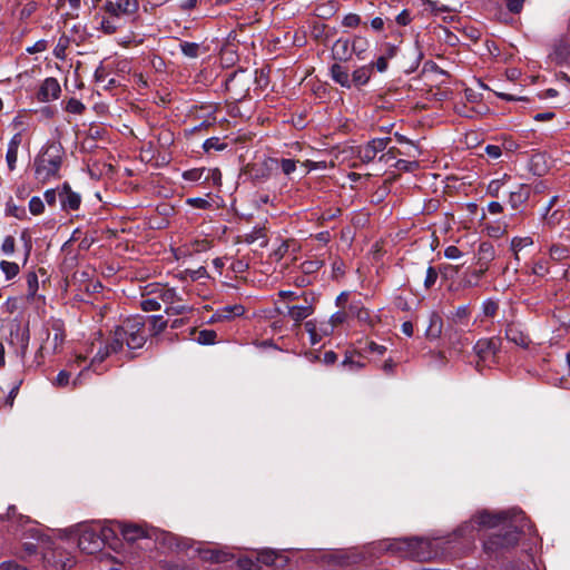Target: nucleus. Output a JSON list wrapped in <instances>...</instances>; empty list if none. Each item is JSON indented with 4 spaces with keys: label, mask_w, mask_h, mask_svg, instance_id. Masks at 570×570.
<instances>
[{
    "label": "nucleus",
    "mask_w": 570,
    "mask_h": 570,
    "mask_svg": "<svg viewBox=\"0 0 570 570\" xmlns=\"http://www.w3.org/2000/svg\"><path fill=\"white\" fill-rule=\"evenodd\" d=\"M470 308L468 305H462V306H459L455 312H454V321L455 322H462L464 320H468L470 317Z\"/></svg>",
    "instance_id": "nucleus-59"
},
{
    "label": "nucleus",
    "mask_w": 570,
    "mask_h": 570,
    "mask_svg": "<svg viewBox=\"0 0 570 570\" xmlns=\"http://www.w3.org/2000/svg\"><path fill=\"white\" fill-rule=\"evenodd\" d=\"M279 164H281L282 171L285 175H291L296 169V161L294 159L283 158V159H281Z\"/></svg>",
    "instance_id": "nucleus-58"
},
{
    "label": "nucleus",
    "mask_w": 570,
    "mask_h": 570,
    "mask_svg": "<svg viewBox=\"0 0 570 570\" xmlns=\"http://www.w3.org/2000/svg\"><path fill=\"white\" fill-rule=\"evenodd\" d=\"M65 109L70 114L81 115L86 110V107L80 100L70 98L67 101Z\"/></svg>",
    "instance_id": "nucleus-48"
},
{
    "label": "nucleus",
    "mask_w": 570,
    "mask_h": 570,
    "mask_svg": "<svg viewBox=\"0 0 570 570\" xmlns=\"http://www.w3.org/2000/svg\"><path fill=\"white\" fill-rule=\"evenodd\" d=\"M257 560H258V562H262L266 566H273L276 560V553L273 550L262 551L258 554Z\"/></svg>",
    "instance_id": "nucleus-55"
},
{
    "label": "nucleus",
    "mask_w": 570,
    "mask_h": 570,
    "mask_svg": "<svg viewBox=\"0 0 570 570\" xmlns=\"http://www.w3.org/2000/svg\"><path fill=\"white\" fill-rule=\"evenodd\" d=\"M438 276H439V273H438L436 268L433 266H429L426 269V276L424 279L425 289H430L435 285Z\"/></svg>",
    "instance_id": "nucleus-51"
},
{
    "label": "nucleus",
    "mask_w": 570,
    "mask_h": 570,
    "mask_svg": "<svg viewBox=\"0 0 570 570\" xmlns=\"http://www.w3.org/2000/svg\"><path fill=\"white\" fill-rule=\"evenodd\" d=\"M0 269L3 272L7 281L14 278L20 272L19 265L9 261H1Z\"/></svg>",
    "instance_id": "nucleus-32"
},
{
    "label": "nucleus",
    "mask_w": 570,
    "mask_h": 570,
    "mask_svg": "<svg viewBox=\"0 0 570 570\" xmlns=\"http://www.w3.org/2000/svg\"><path fill=\"white\" fill-rule=\"evenodd\" d=\"M63 156L65 150L60 142L48 141L35 158V178L41 184L59 179Z\"/></svg>",
    "instance_id": "nucleus-2"
},
{
    "label": "nucleus",
    "mask_w": 570,
    "mask_h": 570,
    "mask_svg": "<svg viewBox=\"0 0 570 570\" xmlns=\"http://www.w3.org/2000/svg\"><path fill=\"white\" fill-rule=\"evenodd\" d=\"M352 51L358 59H364V53L368 48V40L362 36H355L353 39Z\"/></svg>",
    "instance_id": "nucleus-28"
},
{
    "label": "nucleus",
    "mask_w": 570,
    "mask_h": 570,
    "mask_svg": "<svg viewBox=\"0 0 570 570\" xmlns=\"http://www.w3.org/2000/svg\"><path fill=\"white\" fill-rule=\"evenodd\" d=\"M554 55L562 61L570 59V41L567 39H560L554 46Z\"/></svg>",
    "instance_id": "nucleus-31"
},
{
    "label": "nucleus",
    "mask_w": 570,
    "mask_h": 570,
    "mask_svg": "<svg viewBox=\"0 0 570 570\" xmlns=\"http://www.w3.org/2000/svg\"><path fill=\"white\" fill-rule=\"evenodd\" d=\"M323 266V262L320 259L305 261L301 264V271L303 274L311 275L317 272Z\"/></svg>",
    "instance_id": "nucleus-47"
},
{
    "label": "nucleus",
    "mask_w": 570,
    "mask_h": 570,
    "mask_svg": "<svg viewBox=\"0 0 570 570\" xmlns=\"http://www.w3.org/2000/svg\"><path fill=\"white\" fill-rule=\"evenodd\" d=\"M442 327H443L442 317L435 312L431 313L430 317H429V326L425 331V336L429 340H435V338L440 337V335L442 333Z\"/></svg>",
    "instance_id": "nucleus-22"
},
{
    "label": "nucleus",
    "mask_w": 570,
    "mask_h": 570,
    "mask_svg": "<svg viewBox=\"0 0 570 570\" xmlns=\"http://www.w3.org/2000/svg\"><path fill=\"white\" fill-rule=\"evenodd\" d=\"M505 338L509 342H512L522 348H528V346L531 343L529 336L527 334H524L523 331L518 325H515L513 323H510L507 325Z\"/></svg>",
    "instance_id": "nucleus-14"
},
{
    "label": "nucleus",
    "mask_w": 570,
    "mask_h": 570,
    "mask_svg": "<svg viewBox=\"0 0 570 570\" xmlns=\"http://www.w3.org/2000/svg\"><path fill=\"white\" fill-rule=\"evenodd\" d=\"M361 357L362 355L358 352L346 353L342 361V366L347 367L350 371H358L364 367V363L360 361Z\"/></svg>",
    "instance_id": "nucleus-26"
},
{
    "label": "nucleus",
    "mask_w": 570,
    "mask_h": 570,
    "mask_svg": "<svg viewBox=\"0 0 570 570\" xmlns=\"http://www.w3.org/2000/svg\"><path fill=\"white\" fill-rule=\"evenodd\" d=\"M2 254L4 255H12L16 250V239L13 236L9 235V236H6L2 244H1V247H0Z\"/></svg>",
    "instance_id": "nucleus-50"
},
{
    "label": "nucleus",
    "mask_w": 570,
    "mask_h": 570,
    "mask_svg": "<svg viewBox=\"0 0 570 570\" xmlns=\"http://www.w3.org/2000/svg\"><path fill=\"white\" fill-rule=\"evenodd\" d=\"M328 30V26L322 22H314L311 27V35L315 40H320L325 43V33Z\"/></svg>",
    "instance_id": "nucleus-40"
},
{
    "label": "nucleus",
    "mask_w": 570,
    "mask_h": 570,
    "mask_svg": "<svg viewBox=\"0 0 570 570\" xmlns=\"http://www.w3.org/2000/svg\"><path fill=\"white\" fill-rule=\"evenodd\" d=\"M28 207H29V212L33 216H39V215L43 214V212H45V203L39 196L31 197V199L29 200Z\"/></svg>",
    "instance_id": "nucleus-44"
},
{
    "label": "nucleus",
    "mask_w": 570,
    "mask_h": 570,
    "mask_svg": "<svg viewBox=\"0 0 570 570\" xmlns=\"http://www.w3.org/2000/svg\"><path fill=\"white\" fill-rule=\"evenodd\" d=\"M244 174L254 184L263 183L269 178V170L266 167L256 164L248 165L245 168Z\"/></svg>",
    "instance_id": "nucleus-21"
},
{
    "label": "nucleus",
    "mask_w": 570,
    "mask_h": 570,
    "mask_svg": "<svg viewBox=\"0 0 570 570\" xmlns=\"http://www.w3.org/2000/svg\"><path fill=\"white\" fill-rule=\"evenodd\" d=\"M51 330L53 334L51 335L48 330L46 331V341L40 345L35 355L36 366H40L43 363L45 354H57L62 348L66 338L63 323L60 320L53 321Z\"/></svg>",
    "instance_id": "nucleus-5"
},
{
    "label": "nucleus",
    "mask_w": 570,
    "mask_h": 570,
    "mask_svg": "<svg viewBox=\"0 0 570 570\" xmlns=\"http://www.w3.org/2000/svg\"><path fill=\"white\" fill-rule=\"evenodd\" d=\"M261 238L263 239V242L261 243V247L267 246V239H266V236L264 234V229L263 228H254L250 233L245 235V239L244 240L247 244H253V243L257 242Z\"/></svg>",
    "instance_id": "nucleus-38"
},
{
    "label": "nucleus",
    "mask_w": 570,
    "mask_h": 570,
    "mask_svg": "<svg viewBox=\"0 0 570 570\" xmlns=\"http://www.w3.org/2000/svg\"><path fill=\"white\" fill-rule=\"evenodd\" d=\"M296 244L294 240L292 239H286V240H283L279 246L272 253V257L276 261V262H279L281 259H283L285 257V255L289 252L291 247H295Z\"/></svg>",
    "instance_id": "nucleus-33"
},
{
    "label": "nucleus",
    "mask_w": 570,
    "mask_h": 570,
    "mask_svg": "<svg viewBox=\"0 0 570 570\" xmlns=\"http://www.w3.org/2000/svg\"><path fill=\"white\" fill-rule=\"evenodd\" d=\"M149 322L150 335L156 336L167 327V321L163 315H153L147 317Z\"/></svg>",
    "instance_id": "nucleus-27"
},
{
    "label": "nucleus",
    "mask_w": 570,
    "mask_h": 570,
    "mask_svg": "<svg viewBox=\"0 0 570 570\" xmlns=\"http://www.w3.org/2000/svg\"><path fill=\"white\" fill-rule=\"evenodd\" d=\"M229 553L220 551V550H207L203 553V558L205 560L212 561V562H226L229 560Z\"/></svg>",
    "instance_id": "nucleus-34"
},
{
    "label": "nucleus",
    "mask_w": 570,
    "mask_h": 570,
    "mask_svg": "<svg viewBox=\"0 0 570 570\" xmlns=\"http://www.w3.org/2000/svg\"><path fill=\"white\" fill-rule=\"evenodd\" d=\"M361 22V17L356 13H348L342 20V24L346 28H356Z\"/></svg>",
    "instance_id": "nucleus-53"
},
{
    "label": "nucleus",
    "mask_w": 570,
    "mask_h": 570,
    "mask_svg": "<svg viewBox=\"0 0 570 570\" xmlns=\"http://www.w3.org/2000/svg\"><path fill=\"white\" fill-rule=\"evenodd\" d=\"M98 19V29L101 30L105 35H114L122 27V20L120 19V17H115L105 13Z\"/></svg>",
    "instance_id": "nucleus-18"
},
{
    "label": "nucleus",
    "mask_w": 570,
    "mask_h": 570,
    "mask_svg": "<svg viewBox=\"0 0 570 570\" xmlns=\"http://www.w3.org/2000/svg\"><path fill=\"white\" fill-rule=\"evenodd\" d=\"M1 521H10L12 525L24 529L27 524H31L32 521L29 517L18 513L16 505H9L6 514L0 517ZM14 534H18V529L14 530Z\"/></svg>",
    "instance_id": "nucleus-15"
},
{
    "label": "nucleus",
    "mask_w": 570,
    "mask_h": 570,
    "mask_svg": "<svg viewBox=\"0 0 570 570\" xmlns=\"http://www.w3.org/2000/svg\"><path fill=\"white\" fill-rule=\"evenodd\" d=\"M71 372L67 370H62L58 373L53 381V385L57 387H68L71 385Z\"/></svg>",
    "instance_id": "nucleus-49"
},
{
    "label": "nucleus",
    "mask_w": 570,
    "mask_h": 570,
    "mask_svg": "<svg viewBox=\"0 0 570 570\" xmlns=\"http://www.w3.org/2000/svg\"><path fill=\"white\" fill-rule=\"evenodd\" d=\"M11 336L13 337V333L11 332ZM14 338L17 343L19 344V347L17 348V354L20 355L21 358H24L29 342H30V331L29 327L26 326L22 330H18L14 334Z\"/></svg>",
    "instance_id": "nucleus-23"
},
{
    "label": "nucleus",
    "mask_w": 570,
    "mask_h": 570,
    "mask_svg": "<svg viewBox=\"0 0 570 570\" xmlns=\"http://www.w3.org/2000/svg\"><path fill=\"white\" fill-rule=\"evenodd\" d=\"M217 334L214 330H202L198 333L197 342L203 345H210L216 342Z\"/></svg>",
    "instance_id": "nucleus-42"
},
{
    "label": "nucleus",
    "mask_w": 570,
    "mask_h": 570,
    "mask_svg": "<svg viewBox=\"0 0 570 570\" xmlns=\"http://www.w3.org/2000/svg\"><path fill=\"white\" fill-rule=\"evenodd\" d=\"M98 532L99 537L102 539L104 547L106 543H110L112 540L117 539L119 530L116 527V522H112L110 525H101L98 523Z\"/></svg>",
    "instance_id": "nucleus-25"
},
{
    "label": "nucleus",
    "mask_w": 570,
    "mask_h": 570,
    "mask_svg": "<svg viewBox=\"0 0 570 570\" xmlns=\"http://www.w3.org/2000/svg\"><path fill=\"white\" fill-rule=\"evenodd\" d=\"M78 547L81 551L94 554L102 549V539L99 537L98 523H80L77 525Z\"/></svg>",
    "instance_id": "nucleus-6"
},
{
    "label": "nucleus",
    "mask_w": 570,
    "mask_h": 570,
    "mask_svg": "<svg viewBox=\"0 0 570 570\" xmlns=\"http://www.w3.org/2000/svg\"><path fill=\"white\" fill-rule=\"evenodd\" d=\"M205 176H206L205 167L193 168V169L185 170L183 173V178L187 181H200V180L204 181Z\"/></svg>",
    "instance_id": "nucleus-37"
},
{
    "label": "nucleus",
    "mask_w": 570,
    "mask_h": 570,
    "mask_svg": "<svg viewBox=\"0 0 570 570\" xmlns=\"http://www.w3.org/2000/svg\"><path fill=\"white\" fill-rule=\"evenodd\" d=\"M395 167L399 169V170H402V171H406V173H411V171H414L415 169L419 168V163L413 160V161H410V160H405V159H399L396 163H395Z\"/></svg>",
    "instance_id": "nucleus-52"
},
{
    "label": "nucleus",
    "mask_w": 570,
    "mask_h": 570,
    "mask_svg": "<svg viewBox=\"0 0 570 570\" xmlns=\"http://www.w3.org/2000/svg\"><path fill=\"white\" fill-rule=\"evenodd\" d=\"M27 286H28V297L33 298L39 288L38 276L36 272H29L26 275Z\"/></svg>",
    "instance_id": "nucleus-41"
},
{
    "label": "nucleus",
    "mask_w": 570,
    "mask_h": 570,
    "mask_svg": "<svg viewBox=\"0 0 570 570\" xmlns=\"http://www.w3.org/2000/svg\"><path fill=\"white\" fill-rule=\"evenodd\" d=\"M186 203L189 206L198 209H207L212 206L209 200L202 197L187 198Z\"/></svg>",
    "instance_id": "nucleus-54"
},
{
    "label": "nucleus",
    "mask_w": 570,
    "mask_h": 570,
    "mask_svg": "<svg viewBox=\"0 0 570 570\" xmlns=\"http://www.w3.org/2000/svg\"><path fill=\"white\" fill-rule=\"evenodd\" d=\"M304 304L286 305L287 316L294 321L295 326H299L301 322L309 317L315 312L316 298L313 293L302 292Z\"/></svg>",
    "instance_id": "nucleus-8"
},
{
    "label": "nucleus",
    "mask_w": 570,
    "mask_h": 570,
    "mask_svg": "<svg viewBox=\"0 0 570 570\" xmlns=\"http://www.w3.org/2000/svg\"><path fill=\"white\" fill-rule=\"evenodd\" d=\"M203 147L206 151H209V150L220 151V150H225L227 148V144L222 142L220 138H218V137H210L205 140Z\"/></svg>",
    "instance_id": "nucleus-45"
},
{
    "label": "nucleus",
    "mask_w": 570,
    "mask_h": 570,
    "mask_svg": "<svg viewBox=\"0 0 570 570\" xmlns=\"http://www.w3.org/2000/svg\"><path fill=\"white\" fill-rule=\"evenodd\" d=\"M332 79L343 88L350 89L352 87L351 76L348 70L340 63L332 65L331 69Z\"/></svg>",
    "instance_id": "nucleus-19"
},
{
    "label": "nucleus",
    "mask_w": 570,
    "mask_h": 570,
    "mask_svg": "<svg viewBox=\"0 0 570 570\" xmlns=\"http://www.w3.org/2000/svg\"><path fill=\"white\" fill-rule=\"evenodd\" d=\"M105 13L120 17L134 16L139 9L138 0H107L101 8Z\"/></svg>",
    "instance_id": "nucleus-9"
},
{
    "label": "nucleus",
    "mask_w": 570,
    "mask_h": 570,
    "mask_svg": "<svg viewBox=\"0 0 570 570\" xmlns=\"http://www.w3.org/2000/svg\"><path fill=\"white\" fill-rule=\"evenodd\" d=\"M61 92L58 80L53 77L46 78L37 92L40 102H49L59 98Z\"/></svg>",
    "instance_id": "nucleus-11"
},
{
    "label": "nucleus",
    "mask_w": 570,
    "mask_h": 570,
    "mask_svg": "<svg viewBox=\"0 0 570 570\" xmlns=\"http://www.w3.org/2000/svg\"><path fill=\"white\" fill-rule=\"evenodd\" d=\"M119 332L120 330L118 328V326H116L111 334V337L108 340L106 344L107 348L111 354L119 353L120 351H122L124 345H126L125 337Z\"/></svg>",
    "instance_id": "nucleus-24"
},
{
    "label": "nucleus",
    "mask_w": 570,
    "mask_h": 570,
    "mask_svg": "<svg viewBox=\"0 0 570 570\" xmlns=\"http://www.w3.org/2000/svg\"><path fill=\"white\" fill-rule=\"evenodd\" d=\"M111 353L105 345L104 347L99 348V351L96 353V355L92 357L90 364L88 365L89 368L94 366L97 363H102Z\"/></svg>",
    "instance_id": "nucleus-57"
},
{
    "label": "nucleus",
    "mask_w": 570,
    "mask_h": 570,
    "mask_svg": "<svg viewBox=\"0 0 570 570\" xmlns=\"http://www.w3.org/2000/svg\"><path fill=\"white\" fill-rule=\"evenodd\" d=\"M390 142H391V138L384 137V138H374V139L370 140L366 145L377 155V153L383 151Z\"/></svg>",
    "instance_id": "nucleus-46"
},
{
    "label": "nucleus",
    "mask_w": 570,
    "mask_h": 570,
    "mask_svg": "<svg viewBox=\"0 0 570 570\" xmlns=\"http://www.w3.org/2000/svg\"><path fill=\"white\" fill-rule=\"evenodd\" d=\"M277 295L281 299L288 302H294L303 298L302 293H297L294 291H279Z\"/></svg>",
    "instance_id": "nucleus-62"
},
{
    "label": "nucleus",
    "mask_w": 570,
    "mask_h": 570,
    "mask_svg": "<svg viewBox=\"0 0 570 570\" xmlns=\"http://www.w3.org/2000/svg\"><path fill=\"white\" fill-rule=\"evenodd\" d=\"M550 257L560 262L569 257V248L563 245L554 244L550 247Z\"/></svg>",
    "instance_id": "nucleus-39"
},
{
    "label": "nucleus",
    "mask_w": 570,
    "mask_h": 570,
    "mask_svg": "<svg viewBox=\"0 0 570 570\" xmlns=\"http://www.w3.org/2000/svg\"><path fill=\"white\" fill-rule=\"evenodd\" d=\"M498 308H499V305L494 301H491V299L485 301L482 305L483 314L489 317L494 316L495 313L498 312Z\"/></svg>",
    "instance_id": "nucleus-60"
},
{
    "label": "nucleus",
    "mask_w": 570,
    "mask_h": 570,
    "mask_svg": "<svg viewBox=\"0 0 570 570\" xmlns=\"http://www.w3.org/2000/svg\"><path fill=\"white\" fill-rule=\"evenodd\" d=\"M336 12L335 3L330 1L327 3L318 4L315 9V14L322 19H328Z\"/></svg>",
    "instance_id": "nucleus-35"
},
{
    "label": "nucleus",
    "mask_w": 570,
    "mask_h": 570,
    "mask_svg": "<svg viewBox=\"0 0 570 570\" xmlns=\"http://www.w3.org/2000/svg\"><path fill=\"white\" fill-rule=\"evenodd\" d=\"M245 313L243 305H227L218 311L217 316L219 318H232L234 316H242Z\"/></svg>",
    "instance_id": "nucleus-29"
},
{
    "label": "nucleus",
    "mask_w": 570,
    "mask_h": 570,
    "mask_svg": "<svg viewBox=\"0 0 570 570\" xmlns=\"http://www.w3.org/2000/svg\"><path fill=\"white\" fill-rule=\"evenodd\" d=\"M523 520L524 514L521 511L509 520L503 512L493 514L489 511H482L476 513L470 523L462 527L460 531H464L466 528L474 529V524L495 529L484 540L483 548L489 556L498 557L518 544L520 535L523 533V527H519L517 523Z\"/></svg>",
    "instance_id": "nucleus-1"
},
{
    "label": "nucleus",
    "mask_w": 570,
    "mask_h": 570,
    "mask_svg": "<svg viewBox=\"0 0 570 570\" xmlns=\"http://www.w3.org/2000/svg\"><path fill=\"white\" fill-rule=\"evenodd\" d=\"M6 215L12 216L17 219L23 220L27 218L26 208L22 206H18L13 203L12 198H10L6 204Z\"/></svg>",
    "instance_id": "nucleus-30"
},
{
    "label": "nucleus",
    "mask_w": 570,
    "mask_h": 570,
    "mask_svg": "<svg viewBox=\"0 0 570 570\" xmlns=\"http://www.w3.org/2000/svg\"><path fill=\"white\" fill-rule=\"evenodd\" d=\"M222 178V173L218 168H206V176L204 178V183L213 180L214 184H218Z\"/></svg>",
    "instance_id": "nucleus-61"
},
{
    "label": "nucleus",
    "mask_w": 570,
    "mask_h": 570,
    "mask_svg": "<svg viewBox=\"0 0 570 570\" xmlns=\"http://www.w3.org/2000/svg\"><path fill=\"white\" fill-rule=\"evenodd\" d=\"M59 199L62 210H78L81 205V196L71 189L69 183L65 181L59 189Z\"/></svg>",
    "instance_id": "nucleus-10"
},
{
    "label": "nucleus",
    "mask_w": 570,
    "mask_h": 570,
    "mask_svg": "<svg viewBox=\"0 0 570 570\" xmlns=\"http://www.w3.org/2000/svg\"><path fill=\"white\" fill-rule=\"evenodd\" d=\"M0 570H29L16 561H3L0 563Z\"/></svg>",
    "instance_id": "nucleus-64"
},
{
    "label": "nucleus",
    "mask_w": 570,
    "mask_h": 570,
    "mask_svg": "<svg viewBox=\"0 0 570 570\" xmlns=\"http://www.w3.org/2000/svg\"><path fill=\"white\" fill-rule=\"evenodd\" d=\"M332 58L336 61H348L352 58V45L348 39L338 38L331 49Z\"/></svg>",
    "instance_id": "nucleus-13"
},
{
    "label": "nucleus",
    "mask_w": 570,
    "mask_h": 570,
    "mask_svg": "<svg viewBox=\"0 0 570 570\" xmlns=\"http://www.w3.org/2000/svg\"><path fill=\"white\" fill-rule=\"evenodd\" d=\"M140 307L145 312L158 311L160 309V303L157 298H145L140 302Z\"/></svg>",
    "instance_id": "nucleus-56"
},
{
    "label": "nucleus",
    "mask_w": 570,
    "mask_h": 570,
    "mask_svg": "<svg viewBox=\"0 0 570 570\" xmlns=\"http://www.w3.org/2000/svg\"><path fill=\"white\" fill-rule=\"evenodd\" d=\"M387 551L401 552L417 561H429L438 554V541L422 538H405L390 542L385 548Z\"/></svg>",
    "instance_id": "nucleus-3"
},
{
    "label": "nucleus",
    "mask_w": 570,
    "mask_h": 570,
    "mask_svg": "<svg viewBox=\"0 0 570 570\" xmlns=\"http://www.w3.org/2000/svg\"><path fill=\"white\" fill-rule=\"evenodd\" d=\"M531 195V187L529 185L521 184L515 190L510 191L509 204L514 210H519L522 205L527 203Z\"/></svg>",
    "instance_id": "nucleus-16"
},
{
    "label": "nucleus",
    "mask_w": 570,
    "mask_h": 570,
    "mask_svg": "<svg viewBox=\"0 0 570 570\" xmlns=\"http://www.w3.org/2000/svg\"><path fill=\"white\" fill-rule=\"evenodd\" d=\"M373 70V63L364 65L355 69L351 76V81H353L352 86L357 88L365 86L370 81Z\"/></svg>",
    "instance_id": "nucleus-17"
},
{
    "label": "nucleus",
    "mask_w": 570,
    "mask_h": 570,
    "mask_svg": "<svg viewBox=\"0 0 570 570\" xmlns=\"http://www.w3.org/2000/svg\"><path fill=\"white\" fill-rule=\"evenodd\" d=\"M495 258V249L492 243L482 242L476 252V264L488 265Z\"/></svg>",
    "instance_id": "nucleus-20"
},
{
    "label": "nucleus",
    "mask_w": 570,
    "mask_h": 570,
    "mask_svg": "<svg viewBox=\"0 0 570 570\" xmlns=\"http://www.w3.org/2000/svg\"><path fill=\"white\" fill-rule=\"evenodd\" d=\"M549 272L544 261H538L533 264L531 273L537 276H544Z\"/></svg>",
    "instance_id": "nucleus-63"
},
{
    "label": "nucleus",
    "mask_w": 570,
    "mask_h": 570,
    "mask_svg": "<svg viewBox=\"0 0 570 570\" xmlns=\"http://www.w3.org/2000/svg\"><path fill=\"white\" fill-rule=\"evenodd\" d=\"M502 340L498 336L489 338H480L473 346V352L478 356L479 361L475 364V368L481 372L482 363L494 360L497 354L500 352Z\"/></svg>",
    "instance_id": "nucleus-7"
},
{
    "label": "nucleus",
    "mask_w": 570,
    "mask_h": 570,
    "mask_svg": "<svg viewBox=\"0 0 570 570\" xmlns=\"http://www.w3.org/2000/svg\"><path fill=\"white\" fill-rule=\"evenodd\" d=\"M532 238L531 237H514L511 240V249L514 252V258L515 261H519V250L522 248L532 245Z\"/></svg>",
    "instance_id": "nucleus-36"
},
{
    "label": "nucleus",
    "mask_w": 570,
    "mask_h": 570,
    "mask_svg": "<svg viewBox=\"0 0 570 570\" xmlns=\"http://www.w3.org/2000/svg\"><path fill=\"white\" fill-rule=\"evenodd\" d=\"M116 527L118 528L122 538L128 542H135L139 539L150 538L148 530L144 529L139 524L116 521Z\"/></svg>",
    "instance_id": "nucleus-12"
},
{
    "label": "nucleus",
    "mask_w": 570,
    "mask_h": 570,
    "mask_svg": "<svg viewBox=\"0 0 570 570\" xmlns=\"http://www.w3.org/2000/svg\"><path fill=\"white\" fill-rule=\"evenodd\" d=\"M179 47L186 57L196 58L199 53V45L196 42L183 41Z\"/></svg>",
    "instance_id": "nucleus-43"
},
{
    "label": "nucleus",
    "mask_w": 570,
    "mask_h": 570,
    "mask_svg": "<svg viewBox=\"0 0 570 570\" xmlns=\"http://www.w3.org/2000/svg\"><path fill=\"white\" fill-rule=\"evenodd\" d=\"M146 320L141 315H136L126 318L118 328L119 333L122 334L126 341V346L129 350L141 348L147 342V335L145 333Z\"/></svg>",
    "instance_id": "nucleus-4"
}]
</instances>
